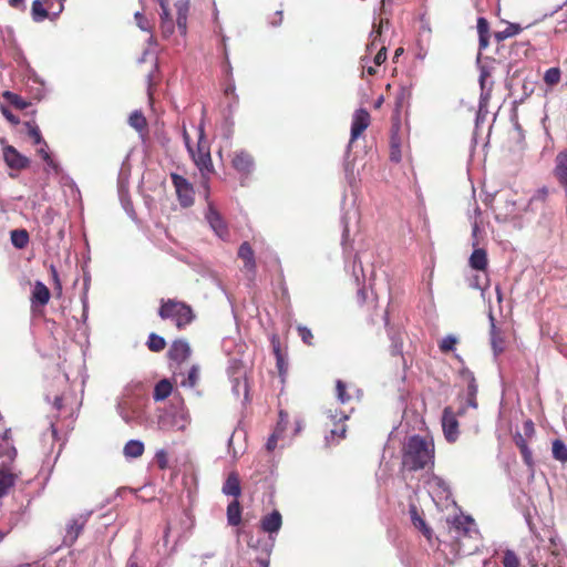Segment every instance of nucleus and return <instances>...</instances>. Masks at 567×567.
I'll use <instances>...</instances> for the list:
<instances>
[{
    "label": "nucleus",
    "instance_id": "obj_52",
    "mask_svg": "<svg viewBox=\"0 0 567 567\" xmlns=\"http://www.w3.org/2000/svg\"><path fill=\"white\" fill-rule=\"evenodd\" d=\"M386 60V48L382 45L373 58L374 65L379 66Z\"/></svg>",
    "mask_w": 567,
    "mask_h": 567
},
{
    "label": "nucleus",
    "instance_id": "obj_20",
    "mask_svg": "<svg viewBox=\"0 0 567 567\" xmlns=\"http://www.w3.org/2000/svg\"><path fill=\"white\" fill-rule=\"evenodd\" d=\"M282 520L281 515L278 511H274L271 514L265 516L261 520V528L264 532L272 534L277 533L281 527Z\"/></svg>",
    "mask_w": 567,
    "mask_h": 567
},
{
    "label": "nucleus",
    "instance_id": "obj_30",
    "mask_svg": "<svg viewBox=\"0 0 567 567\" xmlns=\"http://www.w3.org/2000/svg\"><path fill=\"white\" fill-rule=\"evenodd\" d=\"M44 0H34L32 3V18L35 22H41L49 17L48 10L44 8Z\"/></svg>",
    "mask_w": 567,
    "mask_h": 567
},
{
    "label": "nucleus",
    "instance_id": "obj_59",
    "mask_svg": "<svg viewBox=\"0 0 567 567\" xmlns=\"http://www.w3.org/2000/svg\"><path fill=\"white\" fill-rule=\"evenodd\" d=\"M41 147L38 150V154L41 156V158L44 161V159H49V157L51 156L50 153H49V150H48V145L45 142H42L41 143Z\"/></svg>",
    "mask_w": 567,
    "mask_h": 567
},
{
    "label": "nucleus",
    "instance_id": "obj_29",
    "mask_svg": "<svg viewBox=\"0 0 567 567\" xmlns=\"http://www.w3.org/2000/svg\"><path fill=\"white\" fill-rule=\"evenodd\" d=\"M11 243L18 248H24L29 243V234L24 229H14L11 231Z\"/></svg>",
    "mask_w": 567,
    "mask_h": 567
},
{
    "label": "nucleus",
    "instance_id": "obj_28",
    "mask_svg": "<svg viewBox=\"0 0 567 567\" xmlns=\"http://www.w3.org/2000/svg\"><path fill=\"white\" fill-rule=\"evenodd\" d=\"M491 319V343L495 355H498L504 351V341L503 339L496 333V327L494 323L493 316H489Z\"/></svg>",
    "mask_w": 567,
    "mask_h": 567
},
{
    "label": "nucleus",
    "instance_id": "obj_10",
    "mask_svg": "<svg viewBox=\"0 0 567 567\" xmlns=\"http://www.w3.org/2000/svg\"><path fill=\"white\" fill-rule=\"evenodd\" d=\"M369 125L370 114L368 111L364 109L357 110L352 116L351 138L348 147L351 146L352 142L360 137V135L368 128Z\"/></svg>",
    "mask_w": 567,
    "mask_h": 567
},
{
    "label": "nucleus",
    "instance_id": "obj_7",
    "mask_svg": "<svg viewBox=\"0 0 567 567\" xmlns=\"http://www.w3.org/2000/svg\"><path fill=\"white\" fill-rule=\"evenodd\" d=\"M206 202H207V210L205 213V218L207 223L209 224L212 230L215 233V235L220 238L221 240H228L229 239V231L226 221L219 214V212L216 209L214 204L208 198V192L206 193Z\"/></svg>",
    "mask_w": 567,
    "mask_h": 567
},
{
    "label": "nucleus",
    "instance_id": "obj_17",
    "mask_svg": "<svg viewBox=\"0 0 567 567\" xmlns=\"http://www.w3.org/2000/svg\"><path fill=\"white\" fill-rule=\"evenodd\" d=\"M174 378L175 380L177 381L178 378H181L179 380V385L181 386H184V388H194L198 380H199V367L194 364L192 365V368L189 369L187 375H185V373H183L182 371H177V369L174 370Z\"/></svg>",
    "mask_w": 567,
    "mask_h": 567
},
{
    "label": "nucleus",
    "instance_id": "obj_39",
    "mask_svg": "<svg viewBox=\"0 0 567 567\" xmlns=\"http://www.w3.org/2000/svg\"><path fill=\"white\" fill-rule=\"evenodd\" d=\"M560 74L558 68H550L545 72L544 81L548 85H555L560 81Z\"/></svg>",
    "mask_w": 567,
    "mask_h": 567
},
{
    "label": "nucleus",
    "instance_id": "obj_46",
    "mask_svg": "<svg viewBox=\"0 0 567 567\" xmlns=\"http://www.w3.org/2000/svg\"><path fill=\"white\" fill-rule=\"evenodd\" d=\"M520 454L523 456L524 463L527 465L530 472H534V460L533 454L529 447H524L520 450Z\"/></svg>",
    "mask_w": 567,
    "mask_h": 567
},
{
    "label": "nucleus",
    "instance_id": "obj_42",
    "mask_svg": "<svg viewBox=\"0 0 567 567\" xmlns=\"http://www.w3.org/2000/svg\"><path fill=\"white\" fill-rule=\"evenodd\" d=\"M346 435V426L343 424H336L334 427L330 431V435L326 437L329 443L330 440H334V437L343 439Z\"/></svg>",
    "mask_w": 567,
    "mask_h": 567
},
{
    "label": "nucleus",
    "instance_id": "obj_58",
    "mask_svg": "<svg viewBox=\"0 0 567 567\" xmlns=\"http://www.w3.org/2000/svg\"><path fill=\"white\" fill-rule=\"evenodd\" d=\"M156 461L161 468H165L167 465V454L164 450L156 453Z\"/></svg>",
    "mask_w": 567,
    "mask_h": 567
},
{
    "label": "nucleus",
    "instance_id": "obj_27",
    "mask_svg": "<svg viewBox=\"0 0 567 567\" xmlns=\"http://www.w3.org/2000/svg\"><path fill=\"white\" fill-rule=\"evenodd\" d=\"M177 8V28L182 34L186 33L187 30V12H188V3L181 2L176 4Z\"/></svg>",
    "mask_w": 567,
    "mask_h": 567
},
{
    "label": "nucleus",
    "instance_id": "obj_8",
    "mask_svg": "<svg viewBox=\"0 0 567 567\" xmlns=\"http://www.w3.org/2000/svg\"><path fill=\"white\" fill-rule=\"evenodd\" d=\"M171 178L175 187L176 196L183 207H189L194 204V188L192 184L183 176L172 173Z\"/></svg>",
    "mask_w": 567,
    "mask_h": 567
},
{
    "label": "nucleus",
    "instance_id": "obj_38",
    "mask_svg": "<svg viewBox=\"0 0 567 567\" xmlns=\"http://www.w3.org/2000/svg\"><path fill=\"white\" fill-rule=\"evenodd\" d=\"M461 380L466 384V390H471V388H477L475 377L472 371L467 368H462L460 371Z\"/></svg>",
    "mask_w": 567,
    "mask_h": 567
},
{
    "label": "nucleus",
    "instance_id": "obj_48",
    "mask_svg": "<svg viewBox=\"0 0 567 567\" xmlns=\"http://www.w3.org/2000/svg\"><path fill=\"white\" fill-rule=\"evenodd\" d=\"M477 388H471V390H466V405L473 409L477 408L476 402Z\"/></svg>",
    "mask_w": 567,
    "mask_h": 567
},
{
    "label": "nucleus",
    "instance_id": "obj_23",
    "mask_svg": "<svg viewBox=\"0 0 567 567\" xmlns=\"http://www.w3.org/2000/svg\"><path fill=\"white\" fill-rule=\"evenodd\" d=\"M470 266L475 270H485L487 267V254L484 249H474L470 257Z\"/></svg>",
    "mask_w": 567,
    "mask_h": 567
},
{
    "label": "nucleus",
    "instance_id": "obj_15",
    "mask_svg": "<svg viewBox=\"0 0 567 567\" xmlns=\"http://www.w3.org/2000/svg\"><path fill=\"white\" fill-rule=\"evenodd\" d=\"M190 353V346L185 340L174 341L168 350V355L171 360L176 362L177 364H181L184 361H186L189 358Z\"/></svg>",
    "mask_w": 567,
    "mask_h": 567
},
{
    "label": "nucleus",
    "instance_id": "obj_12",
    "mask_svg": "<svg viewBox=\"0 0 567 567\" xmlns=\"http://www.w3.org/2000/svg\"><path fill=\"white\" fill-rule=\"evenodd\" d=\"M3 158L6 164L13 169H23L29 166L30 161L27 156L19 153L13 146L3 147Z\"/></svg>",
    "mask_w": 567,
    "mask_h": 567
},
{
    "label": "nucleus",
    "instance_id": "obj_24",
    "mask_svg": "<svg viewBox=\"0 0 567 567\" xmlns=\"http://www.w3.org/2000/svg\"><path fill=\"white\" fill-rule=\"evenodd\" d=\"M123 453L128 458L140 457L144 453V444L140 440H130L124 445Z\"/></svg>",
    "mask_w": 567,
    "mask_h": 567
},
{
    "label": "nucleus",
    "instance_id": "obj_60",
    "mask_svg": "<svg viewBox=\"0 0 567 567\" xmlns=\"http://www.w3.org/2000/svg\"><path fill=\"white\" fill-rule=\"evenodd\" d=\"M117 410H118V413L120 415L122 416V419L126 422V423H130L131 422V416L126 413L125 409H124V402H120L117 404Z\"/></svg>",
    "mask_w": 567,
    "mask_h": 567
},
{
    "label": "nucleus",
    "instance_id": "obj_32",
    "mask_svg": "<svg viewBox=\"0 0 567 567\" xmlns=\"http://www.w3.org/2000/svg\"><path fill=\"white\" fill-rule=\"evenodd\" d=\"M411 518H412L413 525L416 528H419L429 540H431L432 530L425 524V522L417 515V512H416V509L414 507L411 509Z\"/></svg>",
    "mask_w": 567,
    "mask_h": 567
},
{
    "label": "nucleus",
    "instance_id": "obj_55",
    "mask_svg": "<svg viewBox=\"0 0 567 567\" xmlns=\"http://www.w3.org/2000/svg\"><path fill=\"white\" fill-rule=\"evenodd\" d=\"M282 440L281 437L277 436V434H271L268 437V441L266 443V449L268 452H272L277 447L278 441Z\"/></svg>",
    "mask_w": 567,
    "mask_h": 567
},
{
    "label": "nucleus",
    "instance_id": "obj_53",
    "mask_svg": "<svg viewBox=\"0 0 567 567\" xmlns=\"http://www.w3.org/2000/svg\"><path fill=\"white\" fill-rule=\"evenodd\" d=\"M159 6H161V9H162L161 22H164V21H167V20H172L171 14H169V10H168L167 1L166 0H159Z\"/></svg>",
    "mask_w": 567,
    "mask_h": 567
},
{
    "label": "nucleus",
    "instance_id": "obj_63",
    "mask_svg": "<svg viewBox=\"0 0 567 567\" xmlns=\"http://www.w3.org/2000/svg\"><path fill=\"white\" fill-rule=\"evenodd\" d=\"M547 196V189L546 188H542L537 192V194L532 198V200L534 199H545Z\"/></svg>",
    "mask_w": 567,
    "mask_h": 567
},
{
    "label": "nucleus",
    "instance_id": "obj_22",
    "mask_svg": "<svg viewBox=\"0 0 567 567\" xmlns=\"http://www.w3.org/2000/svg\"><path fill=\"white\" fill-rule=\"evenodd\" d=\"M223 493L227 496L238 497L241 494L238 474L233 472L223 485Z\"/></svg>",
    "mask_w": 567,
    "mask_h": 567
},
{
    "label": "nucleus",
    "instance_id": "obj_18",
    "mask_svg": "<svg viewBox=\"0 0 567 567\" xmlns=\"http://www.w3.org/2000/svg\"><path fill=\"white\" fill-rule=\"evenodd\" d=\"M555 176L567 192V151H561L556 156Z\"/></svg>",
    "mask_w": 567,
    "mask_h": 567
},
{
    "label": "nucleus",
    "instance_id": "obj_25",
    "mask_svg": "<svg viewBox=\"0 0 567 567\" xmlns=\"http://www.w3.org/2000/svg\"><path fill=\"white\" fill-rule=\"evenodd\" d=\"M227 520L231 526H237L241 522V508L237 499H234L227 506Z\"/></svg>",
    "mask_w": 567,
    "mask_h": 567
},
{
    "label": "nucleus",
    "instance_id": "obj_47",
    "mask_svg": "<svg viewBox=\"0 0 567 567\" xmlns=\"http://www.w3.org/2000/svg\"><path fill=\"white\" fill-rule=\"evenodd\" d=\"M6 97L10 100V102L17 106L18 109L20 110H23L28 106V103L25 101H23L20 96H18L17 94H13V93H10V92H7L6 93Z\"/></svg>",
    "mask_w": 567,
    "mask_h": 567
},
{
    "label": "nucleus",
    "instance_id": "obj_49",
    "mask_svg": "<svg viewBox=\"0 0 567 567\" xmlns=\"http://www.w3.org/2000/svg\"><path fill=\"white\" fill-rule=\"evenodd\" d=\"M134 17L141 30L151 32V25L148 21L141 12H136Z\"/></svg>",
    "mask_w": 567,
    "mask_h": 567
},
{
    "label": "nucleus",
    "instance_id": "obj_2",
    "mask_svg": "<svg viewBox=\"0 0 567 567\" xmlns=\"http://www.w3.org/2000/svg\"><path fill=\"white\" fill-rule=\"evenodd\" d=\"M565 553L559 539L555 535L549 536L548 544L538 539L536 547L528 555V563L532 567L542 565L543 567H564Z\"/></svg>",
    "mask_w": 567,
    "mask_h": 567
},
{
    "label": "nucleus",
    "instance_id": "obj_37",
    "mask_svg": "<svg viewBox=\"0 0 567 567\" xmlns=\"http://www.w3.org/2000/svg\"><path fill=\"white\" fill-rule=\"evenodd\" d=\"M128 123L132 127H134L137 131L144 130L146 126V120L140 111H134L130 115Z\"/></svg>",
    "mask_w": 567,
    "mask_h": 567
},
{
    "label": "nucleus",
    "instance_id": "obj_21",
    "mask_svg": "<svg viewBox=\"0 0 567 567\" xmlns=\"http://www.w3.org/2000/svg\"><path fill=\"white\" fill-rule=\"evenodd\" d=\"M238 256L245 261V269L254 274L256 270V261L252 248L248 243L245 241L240 245Z\"/></svg>",
    "mask_w": 567,
    "mask_h": 567
},
{
    "label": "nucleus",
    "instance_id": "obj_56",
    "mask_svg": "<svg viewBox=\"0 0 567 567\" xmlns=\"http://www.w3.org/2000/svg\"><path fill=\"white\" fill-rule=\"evenodd\" d=\"M45 162V169L48 172H53L55 174H59L60 172V167H59V164L50 156L49 159H44Z\"/></svg>",
    "mask_w": 567,
    "mask_h": 567
},
{
    "label": "nucleus",
    "instance_id": "obj_33",
    "mask_svg": "<svg viewBox=\"0 0 567 567\" xmlns=\"http://www.w3.org/2000/svg\"><path fill=\"white\" fill-rule=\"evenodd\" d=\"M382 34V21L379 24L373 23V29L370 32V41L367 44V52H372L377 49L378 42L381 40Z\"/></svg>",
    "mask_w": 567,
    "mask_h": 567
},
{
    "label": "nucleus",
    "instance_id": "obj_62",
    "mask_svg": "<svg viewBox=\"0 0 567 567\" xmlns=\"http://www.w3.org/2000/svg\"><path fill=\"white\" fill-rule=\"evenodd\" d=\"M514 440L519 451L523 450L524 447H528L527 442L522 434H516Z\"/></svg>",
    "mask_w": 567,
    "mask_h": 567
},
{
    "label": "nucleus",
    "instance_id": "obj_26",
    "mask_svg": "<svg viewBox=\"0 0 567 567\" xmlns=\"http://www.w3.org/2000/svg\"><path fill=\"white\" fill-rule=\"evenodd\" d=\"M173 386L171 382L166 379L161 380L154 389V400L155 401H163L166 398H168L172 393Z\"/></svg>",
    "mask_w": 567,
    "mask_h": 567
},
{
    "label": "nucleus",
    "instance_id": "obj_5",
    "mask_svg": "<svg viewBox=\"0 0 567 567\" xmlns=\"http://www.w3.org/2000/svg\"><path fill=\"white\" fill-rule=\"evenodd\" d=\"M158 315L164 320H172L179 329L189 324L195 317L189 306L173 299L162 300Z\"/></svg>",
    "mask_w": 567,
    "mask_h": 567
},
{
    "label": "nucleus",
    "instance_id": "obj_1",
    "mask_svg": "<svg viewBox=\"0 0 567 567\" xmlns=\"http://www.w3.org/2000/svg\"><path fill=\"white\" fill-rule=\"evenodd\" d=\"M434 464V443L432 440L411 436L403 446L402 466L408 471H419Z\"/></svg>",
    "mask_w": 567,
    "mask_h": 567
},
{
    "label": "nucleus",
    "instance_id": "obj_9",
    "mask_svg": "<svg viewBox=\"0 0 567 567\" xmlns=\"http://www.w3.org/2000/svg\"><path fill=\"white\" fill-rule=\"evenodd\" d=\"M442 429L446 441L453 443L458 439V421L451 408H445L443 411Z\"/></svg>",
    "mask_w": 567,
    "mask_h": 567
},
{
    "label": "nucleus",
    "instance_id": "obj_61",
    "mask_svg": "<svg viewBox=\"0 0 567 567\" xmlns=\"http://www.w3.org/2000/svg\"><path fill=\"white\" fill-rule=\"evenodd\" d=\"M328 416L333 422H336L337 420L341 422V421H344V420H347L349 417L348 414H346L343 412H340V413H337V412L336 413H331L330 412Z\"/></svg>",
    "mask_w": 567,
    "mask_h": 567
},
{
    "label": "nucleus",
    "instance_id": "obj_16",
    "mask_svg": "<svg viewBox=\"0 0 567 567\" xmlns=\"http://www.w3.org/2000/svg\"><path fill=\"white\" fill-rule=\"evenodd\" d=\"M90 513L80 514L71 519L66 527L65 542L74 543L89 519Z\"/></svg>",
    "mask_w": 567,
    "mask_h": 567
},
{
    "label": "nucleus",
    "instance_id": "obj_43",
    "mask_svg": "<svg viewBox=\"0 0 567 567\" xmlns=\"http://www.w3.org/2000/svg\"><path fill=\"white\" fill-rule=\"evenodd\" d=\"M28 126V134L30 137L33 138L34 144H41L43 141L42 135L40 133V130L37 125H32L30 123L27 124Z\"/></svg>",
    "mask_w": 567,
    "mask_h": 567
},
{
    "label": "nucleus",
    "instance_id": "obj_34",
    "mask_svg": "<svg viewBox=\"0 0 567 567\" xmlns=\"http://www.w3.org/2000/svg\"><path fill=\"white\" fill-rule=\"evenodd\" d=\"M520 31H522V28L519 24L509 23L505 27L504 30L496 32L495 38L497 41H503L507 38L518 34Z\"/></svg>",
    "mask_w": 567,
    "mask_h": 567
},
{
    "label": "nucleus",
    "instance_id": "obj_50",
    "mask_svg": "<svg viewBox=\"0 0 567 567\" xmlns=\"http://www.w3.org/2000/svg\"><path fill=\"white\" fill-rule=\"evenodd\" d=\"M361 63H362V69L363 71H365L369 75H374L377 73V65H371L370 64V59H369V55L365 54L362 59H361Z\"/></svg>",
    "mask_w": 567,
    "mask_h": 567
},
{
    "label": "nucleus",
    "instance_id": "obj_40",
    "mask_svg": "<svg viewBox=\"0 0 567 567\" xmlns=\"http://www.w3.org/2000/svg\"><path fill=\"white\" fill-rule=\"evenodd\" d=\"M503 565H504V567H518L519 559L513 550L507 549L504 551Z\"/></svg>",
    "mask_w": 567,
    "mask_h": 567
},
{
    "label": "nucleus",
    "instance_id": "obj_64",
    "mask_svg": "<svg viewBox=\"0 0 567 567\" xmlns=\"http://www.w3.org/2000/svg\"><path fill=\"white\" fill-rule=\"evenodd\" d=\"M126 567H138V564H137V557L135 555H132L128 560H127V564H126Z\"/></svg>",
    "mask_w": 567,
    "mask_h": 567
},
{
    "label": "nucleus",
    "instance_id": "obj_51",
    "mask_svg": "<svg viewBox=\"0 0 567 567\" xmlns=\"http://www.w3.org/2000/svg\"><path fill=\"white\" fill-rule=\"evenodd\" d=\"M298 331H299V336L302 339V341L307 344H311L312 333H311L310 329H308L307 327L300 326V327H298Z\"/></svg>",
    "mask_w": 567,
    "mask_h": 567
},
{
    "label": "nucleus",
    "instance_id": "obj_31",
    "mask_svg": "<svg viewBox=\"0 0 567 567\" xmlns=\"http://www.w3.org/2000/svg\"><path fill=\"white\" fill-rule=\"evenodd\" d=\"M553 457L561 463L567 462V446L560 440H555L553 442Z\"/></svg>",
    "mask_w": 567,
    "mask_h": 567
},
{
    "label": "nucleus",
    "instance_id": "obj_54",
    "mask_svg": "<svg viewBox=\"0 0 567 567\" xmlns=\"http://www.w3.org/2000/svg\"><path fill=\"white\" fill-rule=\"evenodd\" d=\"M161 29L164 37H168L174 32L173 20L161 22Z\"/></svg>",
    "mask_w": 567,
    "mask_h": 567
},
{
    "label": "nucleus",
    "instance_id": "obj_3",
    "mask_svg": "<svg viewBox=\"0 0 567 567\" xmlns=\"http://www.w3.org/2000/svg\"><path fill=\"white\" fill-rule=\"evenodd\" d=\"M183 137L186 148L194 161V164L199 169L203 177H206V175L214 171V166L210 157L209 144L205 137L204 125L200 124L198 126V142L196 148L192 146L189 135L186 131H184Z\"/></svg>",
    "mask_w": 567,
    "mask_h": 567
},
{
    "label": "nucleus",
    "instance_id": "obj_13",
    "mask_svg": "<svg viewBox=\"0 0 567 567\" xmlns=\"http://www.w3.org/2000/svg\"><path fill=\"white\" fill-rule=\"evenodd\" d=\"M427 488L433 498L449 499L451 496L449 484L440 476L430 477Z\"/></svg>",
    "mask_w": 567,
    "mask_h": 567
},
{
    "label": "nucleus",
    "instance_id": "obj_35",
    "mask_svg": "<svg viewBox=\"0 0 567 567\" xmlns=\"http://www.w3.org/2000/svg\"><path fill=\"white\" fill-rule=\"evenodd\" d=\"M166 346L165 339L156 333H151L147 340V347L151 351L159 352Z\"/></svg>",
    "mask_w": 567,
    "mask_h": 567
},
{
    "label": "nucleus",
    "instance_id": "obj_44",
    "mask_svg": "<svg viewBox=\"0 0 567 567\" xmlns=\"http://www.w3.org/2000/svg\"><path fill=\"white\" fill-rule=\"evenodd\" d=\"M233 391L236 396L240 395V392L244 393L245 398H247L248 394V386L245 380L236 379L233 385Z\"/></svg>",
    "mask_w": 567,
    "mask_h": 567
},
{
    "label": "nucleus",
    "instance_id": "obj_6",
    "mask_svg": "<svg viewBox=\"0 0 567 567\" xmlns=\"http://www.w3.org/2000/svg\"><path fill=\"white\" fill-rule=\"evenodd\" d=\"M189 423L190 416L182 406L159 415L157 425L162 431H185Z\"/></svg>",
    "mask_w": 567,
    "mask_h": 567
},
{
    "label": "nucleus",
    "instance_id": "obj_57",
    "mask_svg": "<svg viewBox=\"0 0 567 567\" xmlns=\"http://www.w3.org/2000/svg\"><path fill=\"white\" fill-rule=\"evenodd\" d=\"M477 31L480 35H487L488 23L484 18L477 20Z\"/></svg>",
    "mask_w": 567,
    "mask_h": 567
},
{
    "label": "nucleus",
    "instance_id": "obj_36",
    "mask_svg": "<svg viewBox=\"0 0 567 567\" xmlns=\"http://www.w3.org/2000/svg\"><path fill=\"white\" fill-rule=\"evenodd\" d=\"M288 423H289L288 413L281 410L279 412V420L277 422V425H276L272 434H277V436H279L284 440V433L287 430Z\"/></svg>",
    "mask_w": 567,
    "mask_h": 567
},
{
    "label": "nucleus",
    "instance_id": "obj_41",
    "mask_svg": "<svg viewBox=\"0 0 567 567\" xmlns=\"http://www.w3.org/2000/svg\"><path fill=\"white\" fill-rule=\"evenodd\" d=\"M457 343L456 337L449 334L442 339L440 342V349L443 352L452 351L454 350L455 344Z\"/></svg>",
    "mask_w": 567,
    "mask_h": 567
},
{
    "label": "nucleus",
    "instance_id": "obj_19",
    "mask_svg": "<svg viewBox=\"0 0 567 567\" xmlns=\"http://www.w3.org/2000/svg\"><path fill=\"white\" fill-rule=\"evenodd\" d=\"M49 300L50 290L48 289V287L41 281H35L31 295L32 306L39 305L43 307L49 302Z\"/></svg>",
    "mask_w": 567,
    "mask_h": 567
},
{
    "label": "nucleus",
    "instance_id": "obj_45",
    "mask_svg": "<svg viewBox=\"0 0 567 567\" xmlns=\"http://www.w3.org/2000/svg\"><path fill=\"white\" fill-rule=\"evenodd\" d=\"M336 389H337L338 400L341 403H347L350 400V396L347 395V393H346V384L341 380H338L337 384H336Z\"/></svg>",
    "mask_w": 567,
    "mask_h": 567
},
{
    "label": "nucleus",
    "instance_id": "obj_11",
    "mask_svg": "<svg viewBox=\"0 0 567 567\" xmlns=\"http://www.w3.org/2000/svg\"><path fill=\"white\" fill-rule=\"evenodd\" d=\"M233 167L243 176L249 175L255 166L252 156L246 151H237L231 158Z\"/></svg>",
    "mask_w": 567,
    "mask_h": 567
},
{
    "label": "nucleus",
    "instance_id": "obj_14",
    "mask_svg": "<svg viewBox=\"0 0 567 567\" xmlns=\"http://www.w3.org/2000/svg\"><path fill=\"white\" fill-rule=\"evenodd\" d=\"M454 527L457 534H463L464 537L478 539V530L474 519L470 516H458L454 519Z\"/></svg>",
    "mask_w": 567,
    "mask_h": 567
},
{
    "label": "nucleus",
    "instance_id": "obj_4",
    "mask_svg": "<svg viewBox=\"0 0 567 567\" xmlns=\"http://www.w3.org/2000/svg\"><path fill=\"white\" fill-rule=\"evenodd\" d=\"M16 455L11 442L6 436L0 437V497L6 496L16 483V476L8 468Z\"/></svg>",
    "mask_w": 567,
    "mask_h": 567
}]
</instances>
